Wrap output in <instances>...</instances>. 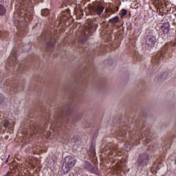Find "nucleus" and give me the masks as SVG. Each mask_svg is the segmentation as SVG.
<instances>
[{
	"instance_id": "obj_1",
	"label": "nucleus",
	"mask_w": 176,
	"mask_h": 176,
	"mask_svg": "<svg viewBox=\"0 0 176 176\" xmlns=\"http://www.w3.org/2000/svg\"><path fill=\"white\" fill-rule=\"evenodd\" d=\"M32 2L30 0H21L20 2L19 8H20V13L22 14L21 16H28L30 13L28 10H30V5H31Z\"/></svg>"
},
{
	"instance_id": "obj_2",
	"label": "nucleus",
	"mask_w": 176,
	"mask_h": 176,
	"mask_svg": "<svg viewBox=\"0 0 176 176\" xmlns=\"http://www.w3.org/2000/svg\"><path fill=\"white\" fill-rule=\"evenodd\" d=\"M148 157L147 155H140L138 160V167H144V166H146V164H148Z\"/></svg>"
},
{
	"instance_id": "obj_3",
	"label": "nucleus",
	"mask_w": 176,
	"mask_h": 176,
	"mask_svg": "<svg viewBox=\"0 0 176 176\" xmlns=\"http://www.w3.org/2000/svg\"><path fill=\"white\" fill-rule=\"evenodd\" d=\"M65 162L69 167H74L76 164V159L73 156H67L65 159Z\"/></svg>"
},
{
	"instance_id": "obj_4",
	"label": "nucleus",
	"mask_w": 176,
	"mask_h": 176,
	"mask_svg": "<svg viewBox=\"0 0 176 176\" xmlns=\"http://www.w3.org/2000/svg\"><path fill=\"white\" fill-rule=\"evenodd\" d=\"M104 6L98 4L93 7L92 10L94 12V14H96L97 16H100L101 13L104 12Z\"/></svg>"
},
{
	"instance_id": "obj_5",
	"label": "nucleus",
	"mask_w": 176,
	"mask_h": 176,
	"mask_svg": "<svg viewBox=\"0 0 176 176\" xmlns=\"http://www.w3.org/2000/svg\"><path fill=\"white\" fill-rule=\"evenodd\" d=\"M56 120L58 123V122L61 123L63 126H65V123H67L69 122L68 118H67V116L62 114L58 115L57 117L56 118Z\"/></svg>"
},
{
	"instance_id": "obj_6",
	"label": "nucleus",
	"mask_w": 176,
	"mask_h": 176,
	"mask_svg": "<svg viewBox=\"0 0 176 176\" xmlns=\"http://www.w3.org/2000/svg\"><path fill=\"white\" fill-rule=\"evenodd\" d=\"M156 43V37L154 36H150L146 38V45L148 46H155Z\"/></svg>"
},
{
	"instance_id": "obj_7",
	"label": "nucleus",
	"mask_w": 176,
	"mask_h": 176,
	"mask_svg": "<svg viewBox=\"0 0 176 176\" xmlns=\"http://www.w3.org/2000/svg\"><path fill=\"white\" fill-rule=\"evenodd\" d=\"M161 28L164 34H168L170 31V23H162V25H161Z\"/></svg>"
},
{
	"instance_id": "obj_8",
	"label": "nucleus",
	"mask_w": 176,
	"mask_h": 176,
	"mask_svg": "<svg viewBox=\"0 0 176 176\" xmlns=\"http://www.w3.org/2000/svg\"><path fill=\"white\" fill-rule=\"evenodd\" d=\"M84 167L86 170H87L88 171H90L91 173H93V165H91V164L89 162H85V164H84Z\"/></svg>"
},
{
	"instance_id": "obj_9",
	"label": "nucleus",
	"mask_w": 176,
	"mask_h": 176,
	"mask_svg": "<svg viewBox=\"0 0 176 176\" xmlns=\"http://www.w3.org/2000/svg\"><path fill=\"white\" fill-rule=\"evenodd\" d=\"M87 38H89L87 32H86V31H83L80 38L81 42H86L87 41Z\"/></svg>"
},
{
	"instance_id": "obj_10",
	"label": "nucleus",
	"mask_w": 176,
	"mask_h": 176,
	"mask_svg": "<svg viewBox=\"0 0 176 176\" xmlns=\"http://www.w3.org/2000/svg\"><path fill=\"white\" fill-rule=\"evenodd\" d=\"M6 14V8L3 5H0V16Z\"/></svg>"
},
{
	"instance_id": "obj_11",
	"label": "nucleus",
	"mask_w": 176,
	"mask_h": 176,
	"mask_svg": "<svg viewBox=\"0 0 176 176\" xmlns=\"http://www.w3.org/2000/svg\"><path fill=\"white\" fill-rule=\"evenodd\" d=\"M46 46H47V50H52V49H53V47H54V42L52 41H48L46 43Z\"/></svg>"
},
{
	"instance_id": "obj_12",
	"label": "nucleus",
	"mask_w": 176,
	"mask_h": 176,
	"mask_svg": "<svg viewBox=\"0 0 176 176\" xmlns=\"http://www.w3.org/2000/svg\"><path fill=\"white\" fill-rule=\"evenodd\" d=\"M120 20V18H119L118 16H116L114 18L111 19L109 23H111V24H116V23H119Z\"/></svg>"
},
{
	"instance_id": "obj_13",
	"label": "nucleus",
	"mask_w": 176,
	"mask_h": 176,
	"mask_svg": "<svg viewBox=\"0 0 176 176\" xmlns=\"http://www.w3.org/2000/svg\"><path fill=\"white\" fill-rule=\"evenodd\" d=\"M162 54H164L163 52H160L157 54L156 56H154L152 59L153 63H159V57L162 56Z\"/></svg>"
},
{
	"instance_id": "obj_14",
	"label": "nucleus",
	"mask_w": 176,
	"mask_h": 176,
	"mask_svg": "<svg viewBox=\"0 0 176 176\" xmlns=\"http://www.w3.org/2000/svg\"><path fill=\"white\" fill-rule=\"evenodd\" d=\"M41 14L43 16H47V14H49V10H43L41 11Z\"/></svg>"
},
{
	"instance_id": "obj_15",
	"label": "nucleus",
	"mask_w": 176,
	"mask_h": 176,
	"mask_svg": "<svg viewBox=\"0 0 176 176\" xmlns=\"http://www.w3.org/2000/svg\"><path fill=\"white\" fill-rule=\"evenodd\" d=\"M4 100H5V96L2 94H0V105L1 104H2V102H3Z\"/></svg>"
},
{
	"instance_id": "obj_16",
	"label": "nucleus",
	"mask_w": 176,
	"mask_h": 176,
	"mask_svg": "<svg viewBox=\"0 0 176 176\" xmlns=\"http://www.w3.org/2000/svg\"><path fill=\"white\" fill-rule=\"evenodd\" d=\"M3 127L6 128L8 127V126H9V121H8L7 120L4 121L3 124Z\"/></svg>"
},
{
	"instance_id": "obj_17",
	"label": "nucleus",
	"mask_w": 176,
	"mask_h": 176,
	"mask_svg": "<svg viewBox=\"0 0 176 176\" xmlns=\"http://www.w3.org/2000/svg\"><path fill=\"white\" fill-rule=\"evenodd\" d=\"M122 16H126L127 14V10H122Z\"/></svg>"
},
{
	"instance_id": "obj_18",
	"label": "nucleus",
	"mask_w": 176,
	"mask_h": 176,
	"mask_svg": "<svg viewBox=\"0 0 176 176\" xmlns=\"http://www.w3.org/2000/svg\"><path fill=\"white\" fill-rule=\"evenodd\" d=\"M11 56H12L14 58H16V54H13V52H12Z\"/></svg>"
},
{
	"instance_id": "obj_19",
	"label": "nucleus",
	"mask_w": 176,
	"mask_h": 176,
	"mask_svg": "<svg viewBox=\"0 0 176 176\" xmlns=\"http://www.w3.org/2000/svg\"><path fill=\"white\" fill-rule=\"evenodd\" d=\"M172 46H173V47H175V46H176V43H172Z\"/></svg>"
},
{
	"instance_id": "obj_20",
	"label": "nucleus",
	"mask_w": 176,
	"mask_h": 176,
	"mask_svg": "<svg viewBox=\"0 0 176 176\" xmlns=\"http://www.w3.org/2000/svg\"><path fill=\"white\" fill-rule=\"evenodd\" d=\"M10 175V172H8L6 174V176H9Z\"/></svg>"
},
{
	"instance_id": "obj_21",
	"label": "nucleus",
	"mask_w": 176,
	"mask_h": 176,
	"mask_svg": "<svg viewBox=\"0 0 176 176\" xmlns=\"http://www.w3.org/2000/svg\"><path fill=\"white\" fill-rule=\"evenodd\" d=\"M8 157H10V155H8Z\"/></svg>"
},
{
	"instance_id": "obj_22",
	"label": "nucleus",
	"mask_w": 176,
	"mask_h": 176,
	"mask_svg": "<svg viewBox=\"0 0 176 176\" xmlns=\"http://www.w3.org/2000/svg\"><path fill=\"white\" fill-rule=\"evenodd\" d=\"M67 115H68V113H67Z\"/></svg>"
}]
</instances>
